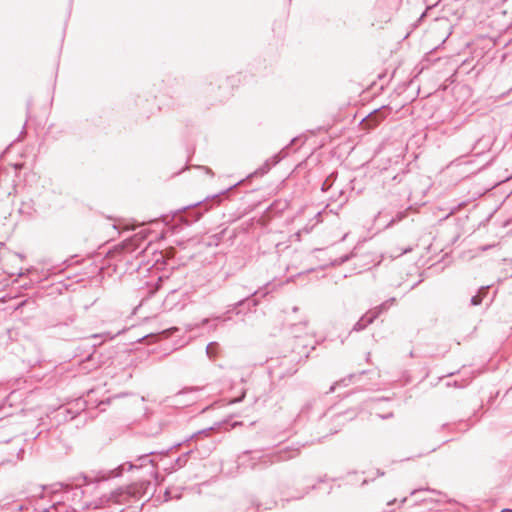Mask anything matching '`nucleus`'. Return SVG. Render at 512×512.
Masks as SVG:
<instances>
[{"label": "nucleus", "mask_w": 512, "mask_h": 512, "mask_svg": "<svg viewBox=\"0 0 512 512\" xmlns=\"http://www.w3.org/2000/svg\"><path fill=\"white\" fill-rule=\"evenodd\" d=\"M83 483H62V499L72 501L77 504L79 508L84 509L89 507V503L84 501L85 495L90 492L89 488L94 483L106 481L109 479L105 471L98 472L95 476L81 475Z\"/></svg>", "instance_id": "obj_1"}, {"label": "nucleus", "mask_w": 512, "mask_h": 512, "mask_svg": "<svg viewBox=\"0 0 512 512\" xmlns=\"http://www.w3.org/2000/svg\"><path fill=\"white\" fill-rule=\"evenodd\" d=\"M269 285L270 283H267L256 290H252L246 286L237 287L235 293L241 298L237 302L229 305L227 312H235L239 315L244 310L250 311L252 308L257 307L260 304L259 296L265 297L270 293L268 290Z\"/></svg>", "instance_id": "obj_2"}, {"label": "nucleus", "mask_w": 512, "mask_h": 512, "mask_svg": "<svg viewBox=\"0 0 512 512\" xmlns=\"http://www.w3.org/2000/svg\"><path fill=\"white\" fill-rule=\"evenodd\" d=\"M144 485L149 486L150 482L133 483L125 488H119L110 493L106 502L115 504H129L132 499H139L143 496Z\"/></svg>", "instance_id": "obj_3"}, {"label": "nucleus", "mask_w": 512, "mask_h": 512, "mask_svg": "<svg viewBox=\"0 0 512 512\" xmlns=\"http://www.w3.org/2000/svg\"><path fill=\"white\" fill-rule=\"evenodd\" d=\"M298 454L299 448L286 446L270 454H260L259 451L253 452L251 460H258L260 463H263L264 466H268L276 462L287 461L296 457Z\"/></svg>", "instance_id": "obj_4"}, {"label": "nucleus", "mask_w": 512, "mask_h": 512, "mask_svg": "<svg viewBox=\"0 0 512 512\" xmlns=\"http://www.w3.org/2000/svg\"><path fill=\"white\" fill-rule=\"evenodd\" d=\"M86 401L82 398L75 399L65 405H61L55 414V418L60 421H71L86 409Z\"/></svg>", "instance_id": "obj_5"}, {"label": "nucleus", "mask_w": 512, "mask_h": 512, "mask_svg": "<svg viewBox=\"0 0 512 512\" xmlns=\"http://www.w3.org/2000/svg\"><path fill=\"white\" fill-rule=\"evenodd\" d=\"M152 454H154V452L151 451L147 454L141 455L137 458V460H136L137 463L126 462V463L119 465L115 469H111V470L107 471L106 473L110 479V478H115V477L121 476L125 470L139 469L143 466H146L147 464H150L153 468L154 462L150 458V455H152Z\"/></svg>", "instance_id": "obj_6"}, {"label": "nucleus", "mask_w": 512, "mask_h": 512, "mask_svg": "<svg viewBox=\"0 0 512 512\" xmlns=\"http://www.w3.org/2000/svg\"><path fill=\"white\" fill-rule=\"evenodd\" d=\"M242 181H243V180L239 181L238 183H236V184H234V185L230 186L229 188H227V189H225V190H222L220 193L214 194V195H212V196H207V197H206L205 199H203V200H200V201H197V202H195V203H191V204H189V205H187V206H184V207H182V208L178 209V210H177V212L184 211V210H186V209H188V208H195V207L200 206V205H202V204H204V205H205V209H204V211H208L209 207H207V202H209V201H213V202H215L216 200L220 199V197H221L222 195H224V194L228 193L230 190L234 189V188H235L237 185H239Z\"/></svg>", "instance_id": "obj_7"}, {"label": "nucleus", "mask_w": 512, "mask_h": 512, "mask_svg": "<svg viewBox=\"0 0 512 512\" xmlns=\"http://www.w3.org/2000/svg\"><path fill=\"white\" fill-rule=\"evenodd\" d=\"M14 182L15 177L10 173L7 167L0 168V188H4V192L7 193V195L11 194V190H15Z\"/></svg>", "instance_id": "obj_8"}, {"label": "nucleus", "mask_w": 512, "mask_h": 512, "mask_svg": "<svg viewBox=\"0 0 512 512\" xmlns=\"http://www.w3.org/2000/svg\"><path fill=\"white\" fill-rule=\"evenodd\" d=\"M100 337L101 335L99 334H93L84 339V346L91 349V352H88L85 357L86 362L94 361L96 348L102 344V342L97 341Z\"/></svg>", "instance_id": "obj_9"}, {"label": "nucleus", "mask_w": 512, "mask_h": 512, "mask_svg": "<svg viewBox=\"0 0 512 512\" xmlns=\"http://www.w3.org/2000/svg\"><path fill=\"white\" fill-rule=\"evenodd\" d=\"M375 321V316H371L369 312H366L353 326L352 331H362L368 325L372 324Z\"/></svg>", "instance_id": "obj_10"}, {"label": "nucleus", "mask_w": 512, "mask_h": 512, "mask_svg": "<svg viewBox=\"0 0 512 512\" xmlns=\"http://www.w3.org/2000/svg\"><path fill=\"white\" fill-rule=\"evenodd\" d=\"M395 302V298H389L388 300L384 301L380 305L370 309L368 312L371 316H375V320L385 311L389 309V307Z\"/></svg>", "instance_id": "obj_11"}, {"label": "nucleus", "mask_w": 512, "mask_h": 512, "mask_svg": "<svg viewBox=\"0 0 512 512\" xmlns=\"http://www.w3.org/2000/svg\"><path fill=\"white\" fill-rule=\"evenodd\" d=\"M138 242L139 238L137 235H135L134 237L123 242V248L129 253H134L140 248Z\"/></svg>", "instance_id": "obj_12"}, {"label": "nucleus", "mask_w": 512, "mask_h": 512, "mask_svg": "<svg viewBox=\"0 0 512 512\" xmlns=\"http://www.w3.org/2000/svg\"><path fill=\"white\" fill-rule=\"evenodd\" d=\"M336 179H337V172H332V173H330V174L326 177V179L324 180V182L322 183L321 190H322L323 192H326V191L330 190V189L333 187V185H334V183H335Z\"/></svg>", "instance_id": "obj_13"}, {"label": "nucleus", "mask_w": 512, "mask_h": 512, "mask_svg": "<svg viewBox=\"0 0 512 512\" xmlns=\"http://www.w3.org/2000/svg\"><path fill=\"white\" fill-rule=\"evenodd\" d=\"M270 160H266L262 166H260L257 170H255L253 173L249 174L247 178H251L253 176H263L266 173H268L271 169Z\"/></svg>", "instance_id": "obj_14"}, {"label": "nucleus", "mask_w": 512, "mask_h": 512, "mask_svg": "<svg viewBox=\"0 0 512 512\" xmlns=\"http://www.w3.org/2000/svg\"><path fill=\"white\" fill-rule=\"evenodd\" d=\"M52 506L56 508L55 512H70V509H72L71 506L65 504L63 499L53 502ZM73 510H76V508H73Z\"/></svg>", "instance_id": "obj_15"}, {"label": "nucleus", "mask_w": 512, "mask_h": 512, "mask_svg": "<svg viewBox=\"0 0 512 512\" xmlns=\"http://www.w3.org/2000/svg\"><path fill=\"white\" fill-rule=\"evenodd\" d=\"M330 198L336 202H339L340 206H342L343 204H345L347 202L346 193L342 188L338 189L337 194L331 195Z\"/></svg>", "instance_id": "obj_16"}, {"label": "nucleus", "mask_w": 512, "mask_h": 512, "mask_svg": "<svg viewBox=\"0 0 512 512\" xmlns=\"http://www.w3.org/2000/svg\"><path fill=\"white\" fill-rule=\"evenodd\" d=\"M411 210H412V206H409L405 210L398 211L395 214V216H393V218L391 219L390 224L402 221L403 219H405L407 217L408 212Z\"/></svg>", "instance_id": "obj_17"}, {"label": "nucleus", "mask_w": 512, "mask_h": 512, "mask_svg": "<svg viewBox=\"0 0 512 512\" xmlns=\"http://www.w3.org/2000/svg\"><path fill=\"white\" fill-rule=\"evenodd\" d=\"M355 257V253L354 252H351L350 254H345L339 258H336L335 260H333L331 262V265L332 266H340L344 263H346L347 261H349L351 258Z\"/></svg>", "instance_id": "obj_18"}, {"label": "nucleus", "mask_w": 512, "mask_h": 512, "mask_svg": "<svg viewBox=\"0 0 512 512\" xmlns=\"http://www.w3.org/2000/svg\"><path fill=\"white\" fill-rule=\"evenodd\" d=\"M192 452H193V450L190 449L189 451H187V452L183 453L182 455H180L179 457H177L175 460V465L178 468L185 466L188 461V457Z\"/></svg>", "instance_id": "obj_19"}, {"label": "nucleus", "mask_w": 512, "mask_h": 512, "mask_svg": "<svg viewBox=\"0 0 512 512\" xmlns=\"http://www.w3.org/2000/svg\"><path fill=\"white\" fill-rule=\"evenodd\" d=\"M212 430H213V427L198 430V431L192 433L189 436V438L186 439V441H188L190 439H198L200 436H208Z\"/></svg>", "instance_id": "obj_20"}, {"label": "nucleus", "mask_w": 512, "mask_h": 512, "mask_svg": "<svg viewBox=\"0 0 512 512\" xmlns=\"http://www.w3.org/2000/svg\"><path fill=\"white\" fill-rule=\"evenodd\" d=\"M218 344L216 342H210L206 347V353L209 358L216 356Z\"/></svg>", "instance_id": "obj_21"}, {"label": "nucleus", "mask_w": 512, "mask_h": 512, "mask_svg": "<svg viewBox=\"0 0 512 512\" xmlns=\"http://www.w3.org/2000/svg\"><path fill=\"white\" fill-rule=\"evenodd\" d=\"M23 165V163H16L14 165L7 167V169L10 171L11 174H13L14 177H16L17 172L22 169Z\"/></svg>", "instance_id": "obj_22"}, {"label": "nucleus", "mask_w": 512, "mask_h": 512, "mask_svg": "<svg viewBox=\"0 0 512 512\" xmlns=\"http://www.w3.org/2000/svg\"><path fill=\"white\" fill-rule=\"evenodd\" d=\"M281 153H278V154H275L273 155L269 160H270V165L271 167L275 166L276 164H278L281 160H282V156H281Z\"/></svg>", "instance_id": "obj_23"}, {"label": "nucleus", "mask_w": 512, "mask_h": 512, "mask_svg": "<svg viewBox=\"0 0 512 512\" xmlns=\"http://www.w3.org/2000/svg\"><path fill=\"white\" fill-rule=\"evenodd\" d=\"M470 301H471V305H473V306L480 305L482 303V296L480 294H476V295L472 296Z\"/></svg>", "instance_id": "obj_24"}, {"label": "nucleus", "mask_w": 512, "mask_h": 512, "mask_svg": "<svg viewBox=\"0 0 512 512\" xmlns=\"http://www.w3.org/2000/svg\"><path fill=\"white\" fill-rule=\"evenodd\" d=\"M339 384L346 385V379H342L341 381L336 382L335 384H333V385L330 387V389H329V393L334 392L336 385H339Z\"/></svg>", "instance_id": "obj_25"}, {"label": "nucleus", "mask_w": 512, "mask_h": 512, "mask_svg": "<svg viewBox=\"0 0 512 512\" xmlns=\"http://www.w3.org/2000/svg\"><path fill=\"white\" fill-rule=\"evenodd\" d=\"M315 487H316V486H315V485H313V486L311 487V489H315ZM309 491H310V488H307L303 493H301V494H299V495L295 496L294 498H295V499H301V498H303L306 494H308V493H309Z\"/></svg>", "instance_id": "obj_26"}, {"label": "nucleus", "mask_w": 512, "mask_h": 512, "mask_svg": "<svg viewBox=\"0 0 512 512\" xmlns=\"http://www.w3.org/2000/svg\"><path fill=\"white\" fill-rule=\"evenodd\" d=\"M29 303H30V302H29V300H28V299L23 300V301L19 302V303L15 306V310H18V309H20V308L24 307L25 305H27V304H29Z\"/></svg>", "instance_id": "obj_27"}, {"label": "nucleus", "mask_w": 512, "mask_h": 512, "mask_svg": "<svg viewBox=\"0 0 512 512\" xmlns=\"http://www.w3.org/2000/svg\"><path fill=\"white\" fill-rule=\"evenodd\" d=\"M379 418L386 420L393 417V412H389L387 414H378Z\"/></svg>", "instance_id": "obj_28"}, {"label": "nucleus", "mask_w": 512, "mask_h": 512, "mask_svg": "<svg viewBox=\"0 0 512 512\" xmlns=\"http://www.w3.org/2000/svg\"><path fill=\"white\" fill-rule=\"evenodd\" d=\"M5 273H7L8 275L10 276H13L15 274H17L18 276H22L23 275V272L21 271V269L19 270V272H15V271H5Z\"/></svg>", "instance_id": "obj_29"}, {"label": "nucleus", "mask_w": 512, "mask_h": 512, "mask_svg": "<svg viewBox=\"0 0 512 512\" xmlns=\"http://www.w3.org/2000/svg\"><path fill=\"white\" fill-rule=\"evenodd\" d=\"M55 509H56V508H54V507L51 505V506H50V507H48V508H44V509H43L42 511H40V512H55V511H56Z\"/></svg>", "instance_id": "obj_30"}, {"label": "nucleus", "mask_w": 512, "mask_h": 512, "mask_svg": "<svg viewBox=\"0 0 512 512\" xmlns=\"http://www.w3.org/2000/svg\"><path fill=\"white\" fill-rule=\"evenodd\" d=\"M304 325H305V323H299V324H297V325H293V326L291 327V329H292V333H294V330H296V329H298V328H300L301 326H304Z\"/></svg>", "instance_id": "obj_31"}, {"label": "nucleus", "mask_w": 512, "mask_h": 512, "mask_svg": "<svg viewBox=\"0 0 512 512\" xmlns=\"http://www.w3.org/2000/svg\"><path fill=\"white\" fill-rule=\"evenodd\" d=\"M244 396H245V392H243V393H242L241 397H239V398H237V399H235V400H233V401H231V402H232V403L240 402V401H242V399L244 398Z\"/></svg>", "instance_id": "obj_32"}, {"label": "nucleus", "mask_w": 512, "mask_h": 512, "mask_svg": "<svg viewBox=\"0 0 512 512\" xmlns=\"http://www.w3.org/2000/svg\"><path fill=\"white\" fill-rule=\"evenodd\" d=\"M364 373H365V371H362L358 376H360V375H362V374H364ZM356 376H357L356 374H350V375H349V380H351L352 378H354V377H356Z\"/></svg>", "instance_id": "obj_33"}, {"label": "nucleus", "mask_w": 512, "mask_h": 512, "mask_svg": "<svg viewBox=\"0 0 512 512\" xmlns=\"http://www.w3.org/2000/svg\"><path fill=\"white\" fill-rule=\"evenodd\" d=\"M296 140H297V138H293V139H291L290 144H289L288 146H286V147L283 149V151H284L285 149H287L290 145H292Z\"/></svg>", "instance_id": "obj_34"}, {"label": "nucleus", "mask_w": 512, "mask_h": 512, "mask_svg": "<svg viewBox=\"0 0 512 512\" xmlns=\"http://www.w3.org/2000/svg\"><path fill=\"white\" fill-rule=\"evenodd\" d=\"M203 212H198L195 216V220H198L202 216Z\"/></svg>", "instance_id": "obj_35"}, {"label": "nucleus", "mask_w": 512, "mask_h": 512, "mask_svg": "<svg viewBox=\"0 0 512 512\" xmlns=\"http://www.w3.org/2000/svg\"><path fill=\"white\" fill-rule=\"evenodd\" d=\"M377 475L378 476H383L384 475V472L380 471V470H377Z\"/></svg>", "instance_id": "obj_36"}, {"label": "nucleus", "mask_w": 512, "mask_h": 512, "mask_svg": "<svg viewBox=\"0 0 512 512\" xmlns=\"http://www.w3.org/2000/svg\"><path fill=\"white\" fill-rule=\"evenodd\" d=\"M501 512H512V509L506 508V509H503Z\"/></svg>", "instance_id": "obj_37"}, {"label": "nucleus", "mask_w": 512, "mask_h": 512, "mask_svg": "<svg viewBox=\"0 0 512 512\" xmlns=\"http://www.w3.org/2000/svg\"><path fill=\"white\" fill-rule=\"evenodd\" d=\"M14 257H18V258H20V259H22V258H23V256H22L21 254H19V253L15 254V255H14Z\"/></svg>", "instance_id": "obj_38"}, {"label": "nucleus", "mask_w": 512, "mask_h": 512, "mask_svg": "<svg viewBox=\"0 0 512 512\" xmlns=\"http://www.w3.org/2000/svg\"><path fill=\"white\" fill-rule=\"evenodd\" d=\"M343 416H344V415H342V414H338V415L336 416V420H339V419H340V418H342Z\"/></svg>", "instance_id": "obj_39"}, {"label": "nucleus", "mask_w": 512, "mask_h": 512, "mask_svg": "<svg viewBox=\"0 0 512 512\" xmlns=\"http://www.w3.org/2000/svg\"><path fill=\"white\" fill-rule=\"evenodd\" d=\"M419 490H412L410 495H415Z\"/></svg>", "instance_id": "obj_40"}, {"label": "nucleus", "mask_w": 512, "mask_h": 512, "mask_svg": "<svg viewBox=\"0 0 512 512\" xmlns=\"http://www.w3.org/2000/svg\"><path fill=\"white\" fill-rule=\"evenodd\" d=\"M30 106H31V102H30V101H28V102H27V110H28V111H29V109H30Z\"/></svg>", "instance_id": "obj_41"}, {"label": "nucleus", "mask_w": 512, "mask_h": 512, "mask_svg": "<svg viewBox=\"0 0 512 512\" xmlns=\"http://www.w3.org/2000/svg\"><path fill=\"white\" fill-rule=\"evenodd\" d=\"M355 415H356V414L353 412V415H350L349 417H347V419L352 420V418H353Z\"/></svg>", "instance_id": "obj_42"}, {"label": "nucleus", "mask_w": 512, "mask_h": 512, "mask_svg": "<svg viewBox=\"0 0 512 512\" xmlns=\"http://www.w3.org/2000/svg\"><path fill=\"white\" fill-rule=\"evenodd\" d=\"M17 508H18L19 511L23 510V506L22 505H17Z\"/></svg>", "instance_id": "obj_43"}, {"label": "nucleus", "mask_w": 512, "mask_h": 512, "mask_svg": "<svg viewBox=\"0 0 512 512\" xmlns=\"http://www.w3.org/2000/svg\"><path fill=\"white\" fill-rule=\"evenodd\" d=\"M92 366H93V368H97V366H98V362H94V363L92 364Z\"/></svg>", "instance_id": "obj_44"}, {"label": "nucleus", "mask_w": 512, "mask_h": 512, "mask_svg": "<svg viewBox=\"0 0 512 512\" xmlns=\"http://www.w3.org/2000/svg\"><path fill=\"white\" fill-rule=\"evenodd\" d=\"M411 251V248H408V249H405L402 253H407V252H410Z\"/></svg>", "instance_id": "obj_45"}, {"label": "nucleus", "mask_w": 512, "mask_h": 512, "mask_svg": "<svg viewBox=\"0 0 512 512\" xmlns=\"http://www.w3.org/2000/svg\"><path fill=\"white\" fill-rule=\"evenodd\" d=\"M395 502H396V499H394V500H392V501L388 502V505H392V504H393V503H395Z\"/></svg>", "instance_id": "obj_46"}, {"label": "nucleus", "mask_w": 512, "mask_h": 512, "mask_svg": "<svg viewBox=\"0 0 512 512\" xmlns=\"http://www.w3.org/2000/svg\"><path fill=\"white\" fill-rule=\"evenodd\" d=\"M437 447L432 448L428 453L436 451Z\"/></svg>", "instance_id": "obj_47"}, {"label": "nucleus", "mask_w": 512, "mask_h": 512, "mask_svg": "<svg viewBox=\"0 0 512 512\" xmlns=\"http://www.w3.org/2000/svg\"><path fill=\"white\" fill-rule=\"evenodd\" d=\"M249 454H251V452H249V451L244 452V455H249Z\"/></svg>", "instance_id": "obj_48"}, {"label": "nucleus", "mask_w": 512, "mask_h": 512, "mask_svg": "<svg viewBox=\"0 0 512 512\" xmlns=\"http://www.w3.org/2000/svg\"><path fill=\"white\" fill-rule=\"evenodd\" d=\"M256 464H257L256 462H253L251 467L254 468L256 466Z\"/></svg>", "instance_id": "obj_49"}, {"label": "nucleus", "mask_w": 512, "mask_h": 512, "mask_svg": "<svg viewBox=\"0 0 512 512\" xmlns=\"http://www.w3.org/2000/svg\"><path fill=\"white\" fill-rule=\"evenodd\" d=\"M337 433V430L331 431L330 434Z\"/></svg>", "instance_id": "obj_50"}]
</instances>
